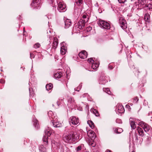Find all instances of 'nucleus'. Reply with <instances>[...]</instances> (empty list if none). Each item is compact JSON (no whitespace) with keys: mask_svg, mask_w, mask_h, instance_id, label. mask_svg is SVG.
<instances>
[{"mask_svg":"<svg viewBox=\"0 0 152 152\" xmlns=\"http://www.w3.org/2000/svg\"><path fill=\"white\" fill-rule=\"evenodd\" d=\"M80 138V134L78 132L72 131L69 133H64L62 136L63 140L66 143H75L77 142Z\"/></svg>","mask_w":152,"mask_h":152,"instance_id":"obj_1","label":"nucleus"},{"mask_svg":"<svg viewBox=\"0 0 152 152\" xmlns=\"http://www.w3.org/2000/svg\"><path fill=\"white\" fill-rule=\"evenodd\" d=\"M89 17L88 15H83L82 18L80 20L77 24H75L74 27V30L75 29V32L79 33L80 32V30L82 29L84 27L85 24L88 20Z\"/></svg>","mask_w":152,"mask_h":152,"instance_id":"obj_2","label":"nucleus"},{"mask_svg":"<svg viewBox=\"0 0 152 152\" xmlns=\"http://www.w3.org/2000/svg\"><path fill=\"white\" fill-rule=\"evenodd\" d=\"M48 116L51 120V124L55 127H59L61 126V124L57 121V119L56 114L51 111H50L48 113Z\"/></svg>","mask_w":152,"mask_h":152,"instance_id":"obj_3","label":"nucleus"},{"mask_svg":"<svg viewBox=\"0 0 152 152\" xmlns=\"http://www.w3.org/2000/svg\"><path fill=\"white\" fill-rule=\"evenodd\" d=\"M136 123L139 125L141 126L143 129L144 131L149 135H152V129L150 126L140 120H137Z\"/></svg>","mask_w":152,"mask_h":152,"instance_id":"obj_4","label":"nucleus"},{"mask_svg":"<svg viewBox=\"0 0 152 152\" xmlns=\"http://www.w3.org/2000/svg\"><path fill=\"white\" fill-rule=\"evenodd\" d=\"M53 132V130L49 127H48V129L45 131V134L42 139L44 145H46L48 144V137L51 135Z\"/></svg>","mask_w":152,"mask_h":152,"instance_id":"obj_5","label":"nucleus"},{"mask_svg":"<svg viewBox=\"0 0 152 152\" xmlns=\"http://www.w3.org/2000/svg\"><path fill=\"white\" fill-rule=\"evenodd\" d=\"M97 23L101 27L103 28L109 29L110 28V26L109 23L100 19L99 20Z\"/></svg>","mask_w":152,"mask_h":152,"instance_id":"obj_6","label":"nucleus"},{"mask_svg":"<svg viewBox=\"0 0 152 152\" xmlns=\"http://www.w3.org/2000/svg\"><path fill=\"white\" fill-rule=\"evenodd\" d=\"M69 124L74 125H78L80 124V121L78 118L75 116H71L69 119Z\"/></svg>","mask_w":152,"mask_h":152,"instance_id":"obj_7","label":"nucleus"},{"mask_svg":"<svg viewBox=\"0 0 152 152\" xmlns=\"http://www.w3.org/2000/svg\"><path fill=\"white\" fill-rule=\"evenodd\" d=\"M68 103L67 104L68 107L72 108L76 105V103L73 97L67 96Z\"/></svg>","mask_w":152,"mask_h":152,"instance_id":"obj_8","label":"nucleus"},{"mask_svg":"<svg viewBox=\"0 0 152 152\" xmlns=\"http://www.w3.org/2000/svg\"><path fill=\"white\" fill-rule=\"evenodd\" d=\"M58 10L60 12H65L66 9V4L63 2H60L58 4Z\"/></svg>","mask_w":152,"mask_h":152,"instance_id":"obj_9","label":"nucleus"},{"mask_svg":"<svg viewBox=\"0 0 152 152\" xmlns=\"http://www.w3.org/2000/svg\"><path fill=\"white\" fill-rule=\"evenodd\" d=\"M119 22L121 27L123 29L127 28L126 22L124 18H120L119 20Z\"/></svg>","mask_w":152,"mask_h":152,"instance_id":"obj_10","label":"nucleus"},{"mask_svg":"<svg viewBox=\"0 0 152 152\" xmlns=\"http://www.w3.org/2000/svg\"><path fill=\"white\" fill-rule=\"evenodd\" d=\"M109 80L108 77L104 75H101L99 80V83L101 84H104L106 83Z\"/></svg>","mask_w":152,"mask_h":152,"instance_id":"obj_11","label":"nucleus"},{"mask_svg":"<svg viewBox=\"0 0 152 152\" xmlns=\"http://www.w3.org/2000/svg\"><path fill=\"white\" fill-rule=\"evenodd\" d=\"M31 5L34 7V8L38 9L40 7L41 1L40 0H33Z\"/></svg>","mask_w":152,"mask_h":152,"instance_id":"obj_12","label":"nucleus"},{"mask_svg":"<svg viewBox=\"0 0 152 152\" xmlns=\"http://www.w3.org/2000/svg\"><path fill=\"white\" fill-rule=\"evenodd\" d=\"M87 53L85 50H82L79 54V56L80 57L83 59H85L87 57Z\"/></svg>","mask_w":152,"mask_h":152,"instance_id":"obj_13","label":"nucleus"},{"mask_svg":"<svg viewBox=\"0 0 152 152\" xmlns=\"http://www.w3.org/2000/svg\"><path fill=\"white\" fill-rule=\"evenodd\" d=\"M116 110L118 113H123L124 112V107L121 104L118 105Z\"/></svg>","mask_w":152,"mask_h":152,"instance_id":"obj_14","label":"nucleus"},{"mask_svg":"<svg viewBox=\"0 0 152 152\" xmlns=\"http://www.w3.org/2000/svg\"><path fill=\"white\" fill-rule=\"evenodd\" d=\"M60 144V142H56L54 140H52L51 141V144L52 147L56 149L59 148Z\"/></svg>","mask_w":152,"mask_h":152,"instance_id":"obj_15","label":"nucleus"},{"mask_svg":"<svg viewBox=\"0 0 152 152\" xmlns=\"http://www.w3.org/2000/svg\"><path fill=\"white\" fill-rule=\"evenodd\" d=\"M58 39L56 37L54 38V40L53 43L52 50H54V51H55L56 49L57 48L58 45Z\"/></svg>","mask_w":152,"mask_h":152,"instance_id":"obj_16","label":"nucleus"},{"mask_svg":"<svg viewBox=\"0 0 152 152\" xmlns=\"http://www.w3.org/2000/svg\"><path fill=\"white\" fill-rule=\"evenodd\" d=\"M65 28H69L71 25L72 23L71 21L69 19H66L64 21Z\"/></svg>","mask_w":152,"mask_h":152,"instance_id":"obj_17","label":"nucleus"},{"mask_svg":"<svg viewBox=\"0 0 152 152\" xmlns=\"http://www.w3.org/2000/svg\"><path fill=\"white\" fill-rule=\"evenodd\" d=\"M61 48L60 52L61 54L62 55H64L65 54L66 52L67 48L66 46L63 45V44H61Z\"/></svg>","mask_w":152,"mask_h":152,"instance_id":"obj_18","label":"nucleus"},{"mask_svg":"<svg viewBox=\"0 0 152 152\" xmlns=\"http://www.w3.org/2000/svg\"><path fill=\"white\" fill-rule=\"evenodd\" d=\"M33 125L35 127L38 129L39 127V126L38 121L35 118V117L33 118Z\"/></svg>","mask_w":152,"mask_h":152,"instance_id":"obj_19","label":"nucleus"},{"mask_svg":"<svg viewBox=\"0 0 152 152\" xmlns=\"http://www.w3.org/2000/svg\"><path fill=\"white\" fill-rule=\"evenodd\" d=\"M137 131L138 132L139 135L141 137H143L144 135V132L143 129L139 127L137 128Z\"/></svg>","mask_w":152,"mask_h":152,"instance_id":"obj_20","label":"nucleus"},{"mask_svg":"<svg viewBox=\"0 0 152 152\" xmlns=\"http://www.w3.org/2000/svg\"><path fill=\"white\" fill-rule=\"evenodd\" d=\"M63 73L61 72H56L54 74V77L56 79H59L62 76Z\"/></svg>","mask_w":152,"mask_h":152,"instance_id":"obj_21","label":"nucleus"},{"mask_svg":"<svg viewBox=\"0 0 152 152\" xmlns=\"http://www.w3.org/2000/svg\"><path fill=\"white\" fill-rule=\"evenodd\" d=\"M130 124L132 129H135L136 128L135 123L134 121L130 120Z\"/></svg>","mask_w":152,"mask_h":152,"instance_id":"obj_22","label":"nucleus"},{"mask_svg":"<svg viewBox=\"0 0 152 152\" xmlns=\"http://www.w3.org/2000/svg\"><path fill=\"white\" fill-rule=\"evenodd\" d=\"M113 129L114 131L115 132L116 134L121 133L123 131L122 129L120 128H114Z\"/></svg>","mask_w":152,"mask_h":152,"instance_id":"obj_23","label":"nucleus"},{"mask_svg":"<svg viewBox=\"0 0 152 152\" xmlns=\"http://www.w3.org/2000/svg\"><path fill=\"white\" fill-rule=\"evenodd\" d=\"M94 134V132L92 130H90L87 132V135L90 138L93 137Z\"/></svg>","mask_w":152,"mask_h":152,"instance_id":"obj_24","label":"nucleus"},{"mask_svg":"<svg viewBox=\"0 0 152 152\" xmlns=\"http://www.w3.org/2000/svg\"><path fill=\"white\" fill-rule=\"evenodd\" d=\"M39 149L40 152H47L46 148L42 145L40 146Z\"/></svg>","mask_w":152,"mask_h":152,"instance_id":"obj_25","label":"nucleus"},{"mask_svg":"<svg viewBox=\"0 0 152 152\" xmlns=\"http://www.w3.org/2000/svg\"><path fill=\"white\" fill-rule=\"evenodd\" d=\"M84 146L83 145H81L78 146L76 149V151L77 152H80L82 149H83Z\"/></svg>","mask_w":152,"mask_h":152,"instance_id":"obj_26","label":"nucleus"},{"mask_svg":"<svg viewBox=\"0 0 152 152\" xmlns=\"http://www.w3.org/2000/svg\"><path fill=\"white\" fill-rule=\"evenodd\" d=\"M150 16L148 13H146L144 15V18L145 21L148 22H150Z\"/></svg>","mask_w":152,"mask_h":152,"instance_id":"obj_27","label":"nucleus"},{"mask_svg":"<svg viewBox=\"0 0 152 152\" xmlns=\"http://www.w3.org/2000/svg\"><path fill=\"white\" fill-rule=\"evenodd\" d=\"M60 99L59 100V101H57V102H56V103H55V104H52V106L53 107H55L56 108H58L61 105V104L60 103Z\"/></svg>","mask_w":152,"mask_h":152,"instance_id":"obj_28","label":"nucleus"},{"mask_svg":"<svg viewBox=\"0 0 152 152\" xmlns=\"http://www.w3.org/2000/svg\"><path fill=\"white\" fill-rule=\"evenodd\" d=\"M91 111L96 116H98L99 115V112L96 109L93 108L91 109Z\"/></svg>","mask_w":152,"mask_h":152,"instance_id":"obj_29","label":"nucleus"},{"mask_svg":"<svg viewBox=\"0 0 152 152\" xmlns=\"http://www.w3.org/2000/svg\"><path fill=\"white\" fill-rule=\"evenodd\" d=\"M53 87V84L51 83H50L49 84H48L46 86V89L48 91L50 90Z\"/></svg>","mask_w":152,"mask_h":152,"instance_id":"obj_30","label":"nucleus"},{"mask_svg":"<svg viewBox=\"0 0 152 152\" xmlns=\"http://www.w3.org/2000/svg\"><path fill=\"white\" fill-rule=\"evenodd\" d=\"M87 123L89 125L90 127L93 129L94 127V125L93 122L91 120H88L87 121Z\"/></svg>","mask_w":152,"mask_h":152,"instance_id":"obj_31","label":"nucleus"},{"mask_svg":"<svg viewBox=\"0 0 152 152\" xmlns=\"http://www.w3.org/2000/svg\"><path fill=\"white\" fill-rule=\"evenodd\" d=\"M99 64L97 63H95L94 62H93L92 63L91 65L92 68L94 69H96L99 66Z\"/></svg>","mask_w":152,"mask_h":152,"instance_id":"obj_32","label":"nucleus"},{"mask_svg":"<svg viewBox=\"0 0 152 152\" xmlns=\"http://www.w3.org/2000/svg\"><path fill=\"white\" fill-rule=\"evenodd\" d=\"M103 91L109 95H111V93L108 88H103Z\"/></svg>","mask_w":152,"mask_h":152,"instance_id":"obj_33","label":"nucleus"},{"mask_svg":"<svg viewBox=\"0 0 152 152\" xmlns=\"http://www.w3.org/2000/svg\"><path fill=\"white\" fill-rule=\"evenodd\" d=\"M89 144L91 146L93 147H94L96 145V143L94 141H90L89 142Z\"/></svg>","mask_w":152,"mask_h":152,"instance_id":"obj_34","label":"nucleus"},{"mask_svg":"<svg viewBox=\"0 0 152 152\" xmlns=\"http://www.w3.org/2000/svg\"><path fill=\"white\" fill-rule=\"evenodd\" d=\"M115 67V66L113 64L110 63L108 65V69L110 70H112Z\"/></svg>","mask_w":152,"mask_h":152,"instance_id":"obj_35","label":"nucleus"},{"mask_svg":"<svg viewBox=\"0 0 152 152\" xmlns=\"http://www.w3.org/2000/svg\"><path fill=\"white\" fill-rule=\"evenodd\" d=\"M146 7L148 8L149 10L152 9V4H149L145 5Z\"/></svg>","mask_w":152,"mask_h":152,"instance_id":"obj_36","label":"nucleus"},{"mask_svg":"<svg viewBox=\"0 0 152 152\" xmlns=\"http://www.w3.org/2000/svg\"><path fill=\"white\" fill-rule=\"evenodd\" d=\"M133 102L134 103H137L139 100V99L138 97H136L134 98V99H132Z\"/></svg>","mask_w":152,"mask_h":152,"instance_id":"obj_37","label":"nucleus"},{"mask_svg":"<svg viewBox=\"0 0 152 152\" xmlns=\"http://www.w3.org/2000/svg\"><path fill=\"white\" fill-rule=\"evenodd\" d=\"M83 0H78L75 3L77 5H80L83 3Z\"/></svg>","mask_w":152,"mask_h":152,"instance_id":"obj_38","label":"nucleus"},{"mask_svg":"<svg viewBox=\"0 0 152 152\" xmlns=\"http://www.w3.org/2000/svg\"><path fill=\"white\" fill-rule=\"evenodd\" d=\"M40 46V44L39 43H37L35 44L34 45V47L35 48H39Z\"/></svg>","mask_w":152,"mask_h":152,"instance_id":"obj_39","label":"nucleus"},{"mask_svg":"<svg viewBox=\"0 0 152 152\" xmlns=\"http://www.w3.org/2000/svg\"><path fill=\"white\" fill-rule=\"evenodd\" d=\"M134 73L135 74H137V75H138L140 72L137 68H134Z\"/></svg>","mask_w":152,"mask_h":152,"instance_id":"obj_40","label":"nucleus"},{"mask_svg":"<svg viewBox=\"0 0 152 152\" xmlns=\"http://www.w3.org/2000/svg\"><path fill=\"white\" fill-rule=\"evenodd\" d=\"M88 62H91V63H93V62H94L95 61L93 59V58H89L88 59Z\"/></svg>","mask_w":152,"mask_h":152,"instance_id":"obj_41","label":"nucleus"},{"mask_svg":"<svg viewBox=\"0 0 152 152\" xmlns=\"http://www.w3.org/2000/svg\"><path fill=\"white\" fill-rule=\"evenodd\" d=\"M30 95L33 96L34 95V93L33 91L30 88L29 89Z\"/></svg>","mask_w":152,"mask_h":152,"instance_id":"obj_42","label":"nucleus"},{"mask_svg":"<svg viewBox=\"0 0 152 152\" xmlns=\"http://www.w3.org/2000/svg\"><path fill=\"white\" fill-rule=\"evenodd\" d=\"M116 122L117 123L121 124L122 123V121L121 119L118 118L116 119Z\"/></svg>","mask_w":152,"mask_h":152,"instance_id":"obj_43","label":"nucleus"},{"mask_svg":"<svg viewBox=\"0 0 152 152\" xmlns=\"http://www.w3.org/2000/svg\"><path fill=\"white\" fill-rule=\"evenodd\" d=\"M126 0H118V1L119 3L123 4L125 2Z\"/></svg>","mask_w":152,"mask_h":152,"instance_id":"obj_44","label":"nucleus"},{"mask_svg":"<svg viewBox=\"0 0 152 152\" xmlns=\"http://www.w3.org/2000/svg\"><path fill=\"white\" fill-rule=\"evenodd\" d=\"M92 27L89 26L87 27L86 28V30L87 31H90L92 30Z\"/></svg>","mask_w":152,"mask_h":152,"instance_id":"obj_45","label":"nucleus"},{"mask_svg":"<svg viewBox=\"0 0 152 152\" xmlns=\"http://www.w3.org/2000/svg\"><path fill=\"white\" fill-rule=\"evenodd\" d=\"M0 83L1 84H4L5 83V81L3 79H1L0 80Z\"/></svg>","mask_w":152,"mask_h":152,"instance_id":"obj_46","label":"nucleus"},{"mask_svg":"<svg viewBox=\"0 0 152 152\" xmlns=\"http://www.w3.org/2000/svg\"><path fill=\"white\" fill-rule=\"evenodd\" d=\"M35 56L33 53H30V58H34Z\"/></svg>","mask_w":152,"mask_h":152,"instance_id":"obj_47","label":"nucleus"},{"mask_svg":"<svg viewBox=\"0 0 152 152\" xmlns=\"http://www.w3.org/2000/svg\"><path fill=\"white\" fill-rule=\"evenodd\" d=\"M126 107L128 109H130L131 108L130 106L128 104H126Z\"/></svg>","mask_w":152,"mask_h":152,"instance_id":"obj_48","label":"nucleus"},{"mask_svg":"<svg viewBox=\"0 0 152 152\" xmlns=\"http://www.w3.org/2000/svg\"><path fill=\"white\" fill-rule=\"evenodd\" d=\"M81 88V86H79L77 88V90H79V91L80 89Z\"/></svg>","mask_w":152,"mask_h":152,"instance_id":"obj_49","label":"nucleus"},{"mask_svg":"<svg viewBox=\"0 0 152 152\" xmlns=\"http://www.w3.org/2000/svg\"><path fill=\"white\" fill-rule=\"evenodd\" d=\"M53 0H48V2L50 3H53Z\"/></svg>","mask_w":152,"mask_h":152,"instance_id":"obj_50","label":"nucleus"},{"mask_svg":"<svg viewBox=\"0 0 152 152\" xmlns=\"http://www.w3.org/2000/svg\"><path fill=\"white\" fill-rule=\"evenodd\" d=\"M148 144H149L150 143V141H150V140L151 139V137H148Z\"/></svg>","mask_w":152,"mask_h":152,"instance_id":"obj_51","label":"nucleus"},{"mask_svg":"<svg viewBox=\"0 0 152 152\" xmlns=\"http://www.w3.org/2000/svg\"><path fill=\"white\" fill-rule=\"evenodd\" d=\"M106 152H111L110 150L108 149L106 150Z\"/></svg>","mask_w":152,"mask_h":152,"instance_id":"obj_52","label":"nucleus"},{"mask_svg":"<svg viewBox=\"0 0 152 152\" xmlns=\"http://www.w3.org/2000/svg\"><path fill=\"white\" fill-rule=\"evenodd\" d=\"M75 91H79V90H77V88H75Z\"/></svg>","mask_w":152,"mask_h":152,"instance_id":"obj_53","label":"nucleus"},{"mask_svg":"<svg viewBox=\"0 0 152 152\" xmlns=\"http://www.w3.org/2000/svg\"><path fill=\"white\" fill-rule=\"evenodd\" d=\"M136 139L138 140L137 136V134H136Z\"/></svg>","mask_w":152,"mask_h":152,"instance_id":"obj_54","label":"nucleus"},{"mask_svg":"<svg viewBox=\"0 0 152 152\" xmlns=\"http://www.w3.org/2000/svg\"><path fill=\"white\" fill-rule=\"evenodd\" d=\"M23 35L24 36H26V34L25 33H23Z\"/></svg>","mask_w":152,"mask_h":152,"instance_id":"obj_55","label":"nucleus"},{"mask_svg":"<svg viewBox=\"0 0 152 152\" xmlns=\"http://www.w3.org/2000/svg\"><path fill=\"white\" fill-rule=\"evenodd\" d=\"M135 0H131V1H135Z\"/></svg>","mask_w":152,"mask_h":152,"instance_id":"obj_56","label":"nucleus"},{"mask_svg":"<svg viewBox=\"0 0 152 152\" xmlns=\"http://www.w3.org/2000/svg\"><path fill=\"white\" fill-rule=\"evenodd\" d=\"M132 152H134V151H132Z\"/></svg>","mask_w":152,"mask_h":152,"instance_id":"obj_57","label":"nucleus"},{"mask_svg":"<svg viewBox=\"0 0 152 152\" xmlns=\"http://www.w3.org/2000/svg\"><path fill=\"white\" fill-rule=\"evenodd\" d=\"M130 56V58L131 57V55Z\"/></svg>","mask_w":152,"mask_h":152,"instance_id":"obj_58","label":"nucleus"},{"mask_svg":"<svg viewBox=\"0 0 152 152\" xmlns=\"http://www.w3.org/2000/svg\"><path fill=\"white\" fill-rule=\"evenodd\" d=\"M130 56V58L131 57V55Z\"/></svg>","mask_w":152,"mask_h":152,"instance_id":"obj_59","label":"nucleus"},{"mask_svg":"<svg viewBox=\"0 0 152 152\" xmlns=\"http://www.w3.org/2000/svg\"><path fill=\"white\" fill-rule=\"evenodd\" d=\"M149 0L150 1H152V0Z\"/></svg>","mask_w":152,"mask_h":152,"instance_id":"obj_60","label":"nucleus"}]
</instances>
